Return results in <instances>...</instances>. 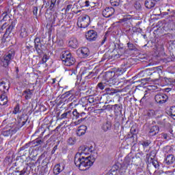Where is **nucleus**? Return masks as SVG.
I'll list each match as a JSON object with an SVG mask.
<instances>
[{"mask_svg": "<svg viewBox=\"0 0 175 175\" xmlns=\"http://www.w3.org/2000/svg\"><path fill=\"white\" fill-rule=\"evenodd\" d=\"M92 151V146H82L79 147V152L75 154L74 159L75 164L79 170L84 172L87 169H90V166H92L96 161V157L94 155L85 157V155L90 154Z\"/></svg>", "mask_w": 175, "mask_h": 175, "instance_id": "obj_1", "label": "nucleus"}, {"mask_svg": "<svg viewBox=\"0 0 175 175\" xmlns=\"http://www.w3.org/2000/svg\"><path fill=\"white\" fill-rule=\"evenodd\" d=\"M60 59H62V64L65 65V66H72L76 61L75 57L72 56V53L66 51L62 52L60 54Z\"/></svg>", "mask_w": 175, "mask_h": 175, "instance_id": "obj_2", "label": "nucleus"}, {"mask_svg": "<svg viewBox=\"0 0 175 175\" xmlns=\"http://www.w3.org/2000/svg\"><path fill=\"white\" fill-rule=\"evenodd\" d=\"M22 125L17 126V123H10L6 126V130L2 132L3 136H12L17 133V131L21 128Z\"/></svg>", "mask_w": 175, "mask_h": 175, "instance_id": "obj_3", "label": "nucleus"}, {"mask_svg": "<svg viewBox=\"0 0 175 175\" xmlns=\"http://www.w3.org/2000/svg\"><path fill=\"white\" fill-rule=\"evenodd\" d=\"M14 55H16V52L13 49L5 53L1 59L2 66H3V68H8L9 65H10L12 61L14 59Z\"/></svg>", "mask_w": 175, "mask_h": 175, "instance_id": "obj_4", "label": "nucleus"}, {"mask_svg": "<svg viewBox=\"0 0 175 175\" xmlns=\"http://www.w3.org/2000/svg\"><path fill=\"white\" fill-rule=\"evenodd\" d=\"M91 23V18L88 14H84L79 17L77 25L79 28H87Z\"/></svg>", "mask_w": 175, "mask_h": 175, "instance_id": "obj_5", "label": "nucleus"}, {"mask_svg": "<svg viewBox=\"0 0 175 175\" xmlns=\"http://www.w3.org/2000/svg\"><path fill=\"white\" fill-rule=\"evenodd\" d=\"M16 24H17V21L13 20V21H11L10 24L7 25H8V27L6 29L5 33H4V35L3 36V39H2L3 42H5L6 38H8V36H9V35H10V33H12V32H13V30L16 27Z\"/></svg>", "mask_w": 175, "mask_h": 175, "instance_id": "obj_6", "label": "nucleus"}, {"mask_svg": "<svg viewBox=\"0 0 175 175\" xmlns=\"http://www.w3.org/2000/svg\"><path fill=\"white\" fill-rule=\"evenodd\" d=\"M131 165H132V163L131 162V158L126 157L123 163L121 165V167L119 170V173H120L121 175L125 174L128 167H129Z\"/></svg>", "mask_w": 175, "mask_h": 175, "instance_id": "obj_7", "label": "nucleus"}, {"mask_svg": "<svg viewBox=\"0 0 175 175\" xmlns=\"http://www.w3.org/2000/svg\"><path fill=\"white\" fill-rule=\"evenodd\" d=\"M116 75V72H108L106 74V78H107V85H109V87H111V85H116L117 83V79L114 77Z\"/></svg>", "mask_w": 175, "mask_h": 175, "instance_id": "obj_8", "label": "nucleus"}, {"mask_svg": "<svg viewBox=\"0 0 175 175\" xmlns=\"http://www.w3.org/2000/svg\"><path fill=\"white\" fill-rule=\"evenodd\" d=\"M34 47L38 53L40 55V54H43V50L44 47V45L40 42V38H36L34 40Z\"/></svg>", "mask_w": 175, "mask_h": 175, "instance_id": "obj_9", "label": "nucleus"}, {"mask_svg": "<svg viewBox=\"0 0 175 175\" xmlns=\"http://www.w3.org/2000/svg\"><path fill=\"white\" fill-rule=\"evenodd\" d=\"M154 99L157 103H159V105H162L167 102L169 97L167 96V95L165 94H157L154 96Z\"/></svg>", "mask_w": 175, "mask_h": 175, "instance_id": "obj_10", "label": "nucleus"}, {"mask_svg": "<svg viewBox=\"0 0 175 175\" xmlns=\"http://www.w3.org/2000/svg\"><path fill=\"white\" fill-rule=\"evenodd\" d=\"M10 88V82L8 79H4L0 81V91L8 92Z\"/></svg>", "mask_w": 175, "mask_h": 175, "instance_id": "obj_11", "label": "nucleus"}, {"mask_svg": "<svg viewBox=\"0 0 175 175\" xmlns=\"http://www.w3.org/2000/svg\"><path fill=\"white\" fill-rule=\"evenodd\" d=\"M86 39L89 42H95L98 39V32L95 30H90L86 34Z\"/></svg>", "mask_w": 175, "mask_h": 175, "instance_id": "obj_12", "label": "nucleus"}, {"mask_svg": "<svg viewBox=\"0 0 175 175\" xmlns=\"http://www.w3.org/2000/svg\"><path fill=\"white\" fill-rule=\"evenodd\" d=\"M114 12L116 10L112 7H107L103 10V16L106 18H109V17H111L113 14H114Z\"/></svg>", "mask_w": 175, "mask_h": 175, "instance_id": "obj_13", "label": "nucleus"}, {"mask_svg": "<svg viewBox=\"0 0 175 175\" xmlns=\"http://www.w3.org/2000/svg\"><path fill=\"white\" fill-rule=\"evenodd\" d=\"M78 53L82 58H87L90 56V49L87 47H82L78 49Z\"/></svg>", "mask_w": 175, "mask_h": 175, "instance_id": "obj_14", "label": "nucleus"}, {"mask_svg": "<svg viewBox=\"0 0 175 175\" xmlns=\"http://www.w3.org/2000/svg\"><path fill=\"white\" fill-rule=\"evenodd\" d=\"M133 59L130 58L128 59V61L126 62V64H124V66H122L121 68H118L116 72L117 73H124V72H126V69H128V68H131V62H132Z\"/></svg>", "mask_w": 175, "mask_h": 175, "instance_id": "obj_15", "label": "nucleus"}, {"mask_svg": "<svg viewBox=\"0 0 175 175\" xmlns=\"http://www.w3.org/2000/svg\"><path fill=\"white\" fill-rule=\"evenodd\" d=\"M159 133V126H152L149 129L148 136L152 137V136H156Z\"/></svg>", "mask_w": 175, "mask_h": 175, "instance_id": "obj_16", "label": "nucleus"}, {"mask_svg": "<svg viewBox=\"0 0 175 175\" xmlns=\"http://www.w3.org/2000/svg\"><path fill=\"white\" fill-rule=\"evenodd\" d=\"M79 44V40L76 38H71L68 41V47H71V49H77Z\"/></svg>", "mask_w": 175, "mask_h": 175, "instance_id": "obj_17", "label": "nucleus"}, {"mask_svg": "<svg viewBox=\"0 0 175 175\" xmlns=\"http://www.w3.org/2000/svg\"><path fill=\"white\" fill-rule=\"evenodd\" d=\"M161 0H146L145 6L147 9H152L157 5V2H159Z\"/></svg>", "mask_w": 175, "mask_h": 175, "instance_id": "obj_18", "label": "nucleus"}, {"mask_svg": "<svg viewBox=\"0 0 175 175\" xmlns=\"http://www.w3.org/2000/svg\"><path fill=\"white\" fill-rule=\"evenodd\" d=\"M64 170V166H61L60 164H56L53 167V174L58 175Z\"/></svg>", "mask_w": 175, "mask_h": 175, "instance_id": "obj_19", "label": "nucleus"}, {"mask_svg": "<svg viewBox=\"0 0 175 175\" xmlns=\"http://www.w3.org/2000/svg\"><path fill=\"white\" fill-rule=\"evenodd\" d=\"M102 129L104 132H107L111 129V122L110 121H107L102 125Z\"/></svg>", "mask_w": 175, "mask_h": 175, "instance_id": "obj_20", "label": "nucleus"}, {"mask_svg": "<svg viewBox=\"0 0 175 175\" xmlns=\"http://www.w3.org/2000/svg\"><path fill=\"white\" fill-rule=\"evenodd\" d=\"M174 161H175L174 155L173 154L167 155L165 158V163H167V165H172V163H174Z\"/></svg>", "mask_w": 175, "mask_h": 175, "instance_id": "obj_21", "label": "nucleus"}, {"mask_svg": "<svg viewBox=\"0 0 175 175\" xmlns=\"http://www.w3.org/2000/svg\"><path fill=\"white\" fill-rule=\"evenodd\" d=\"M27 120L28 119H25V118H24L23 117L18 118H17V122H16L17 126H20V125H22L21 128H23V126H24L25 124H27Z\"/></svg>", "mask_w": 175, "mask_h": 175, "instance_id": "obj_22", "label": "nucleus"}, {"mask_svg": "<svg viewBox=\"0 0 175 175\" xmlns=\"http://www.w3.org/2000/svg\"><path fill=\"white\" fill-rule=\"evenodd\" d=\"M87 131V126H79L78 131L77 133V136H83V135L85 134Z\"/></svg>", "mask_w": 175, "mask_h": 175, "instance_id": "obj_23", "label": "nucleus"}, {"mask_svg": "<svg viewBox=\"0 0 175 175\" xmlns=\"http://www.w3.org/2000/svg\"><path fill=\"white\" fill-rule=\"evenodd\" d=\"M23 95H25V98L26 100H28V99H31V98H32V90L27 89L23 92Z\"/></svg>", "mask_w": 175, "mask_h": 175, "instance_id": "obj_24", "label": "nucleus"}, {"mask_svg": "<svg viewBox=\"0 0 175 175\" xmlns=\"http://www.w3.org/2000/svg\"><path fill=\"white\" fill-rule=\"evenodd\" d=\"M8 102V96L5 94H1L0 96V105H1V106H5Z\"/></svg>", "mask_w": 175, "mask_h": 175, "instance_id": "obj_25", "label": "nucleus"}, {"mask_svg": "<svg viewBox=\"0 0 175 175\" xmlns=\"http://www.w3.org/2000/svg\"><path fill=\"white\" fill-rule=\"evenodd\" d=\"M65 118H72V111H68L61 115L59 120H64Z\"/></svg>", "mask_w": 175, "mask_h": 175, "instance_id": "obj_26", "label": "nucleus"}, {"mask_svg": "<svg viewBox=\"0 0 175 175\" xmlns=\"http://www.w3.org/2000/svg\"><path fill=\"white\" fill-rule=\"evenodd\" d=\"M2 16L3 18L1 21H9L10 23H12V21H13V20L10 18V16H9V14H8V12H3L2 14Z\"/></svg>", "mask_w": 175, "mask_h": 175, "instance_id": "obj_27", "label": "nucleus"}, {"mask_svg": "<svg viewBox=\"0 0 175 175\" xmlns=\"http://www.w3.org/2000/svg\"><path fill=\"white\" fill-rule=\"evenodd\" d=\"M163 16H169V17H171V18H173L175 17V11L174 10L170 11V10L168 9L167 12H163Z\"/></svg>", "mask_w": 175, "mask_h": 175, "instance_id": "obj_28", "label": "nucleus"}, {"mask_svg": "<svg viewBox=\"0 0 175 175\" xmlns=\"http://www.w3.org/2000/svg\"><path fill=\"white\" fill-rule=\"evenodd\" d=\"M71 117L72 120H77V118H80V113L77 112V109H74L73 111H71Z\"/></svg>", "mask_w": 175, "mask_h": 175, "instance_id": "obj_29", "label": "nucleus"}, {"mask_svg": "<svg viewBox=\"0 0 175 175\" xmlns=\"http://www.w3.org/2000/svg\"><path fill=\"white\" fill-rule=\"evenodd\" d=\"M106 93L108 95H114V94H117V90L113 89L111 88H105Z\"/></svg>", "mask_w": 175, "mask_h": 175, "instance_id": "obj_30", "label": "nucleus"}, {"mask_svg": "<svg viewBox=\"0 0 175 175\" xmlns=\"http://www.w3.org/2000/svg\"><path fill=\"white\" fill-rule=\"evenodd\" d=\"M131 18L132 16L126 15L123 18L120 20V23H126V24H128V23H131Z\"/></svg>", "mask_w": 175, "mask_h": 175, "instance_id": "obj_31", "label": "nucleus"}, {"mask_svg": "<svg viewBox=\"0 0 175 175\" xmlns=\"http://www.w3.org/2000/svg\"><path fill=\"white\" fill-rule=\"evenodd\" d=\"M169 116H170L171 118L175 120V106L170 107L169 110Z\"/></svg>", "mask_w": 175, "mask_h": 175, "instance_id": "obj_32", "label": "nucleus"}, {"mask_svg": "<svg viewBox=\"0 0 175 175\" xmlns=\"http://www.w3.org/2000/svg\"><path fill=\"white\" fill-rule=\"evenodd\" d=\"M20 35L21 38H27V36H28V32L27 31V29H25V27H21Z\"/></svg>", "mask_w": 175, "mask_h": 175, "instance_id": "obj_33", "label": "nucleus"}, {"mask_svg": "<svg viewBox=\"0 0 175 175\" xmlns=\"http://www.w3.org/2000/svg\"><path fill=\"white\" fill-rule=\"evenodd\" d=\"M127 47L129 50H131V51H136V50H137V49H136V46H135L132 42L127 43Z\"/></svg>", "mask_w": 175, "mask_h": 175, "instance_id": "obj_34", "label": "nucleus"}, {"mask_svg": "<svg viewBox=\"0 0 175 175\" xmlns=\"http://www.w3.org/2000/svg\"><path fill=\"white\" fill-rule=\"evenodd\" d=\"M88 101L89 102V103L92 104L93 105H96V98H95L94 96H90L88 97Z\"/></svg>", "mask_w": 175, "mask_h": 175, "instance_id": "obj_35", "label": "nucleus"}, {"mask_svg": "<svg viewBox=\"0 0 175 175\" xmlns=\"http://www.w3.org/2000/svg\"><path fill=\"white\" fill-rule=\"evenodd\" d=\"M12 113L13 114H18V113H21V111H20V104H16Z\"/></svg>", "mask_w": 175, "mask_h": 175, "instance_id": "obj_36", "label": "nucleus"}, {"mask_svg": "<svg viewBox=\"0 0 175 175\" xmlns=\"http://www.w3.org/2000/svg\"><path fill=\"white\" fill-rule=\"evenodd\" d=\"M68 144L70 146H73V144H76V138L75 137H70L67 141Z\"/></svg>", "mask_w": 175, "mask_h": 175, "instance_id": "obj_37", "label": "nucleus"}, {"mask_svg": "<svg viewBox=\"0 0 175 175\" xmlns=\"http://www.w3.org/2000/svg\"><path fill=\"white\" fill-rule=\"evenodd\" d=\"M106 85H107V83L101 82L98 84V87L100 90H105V88H106Z\"/></svg>", "mask_w": 175, "mask_h": 175, "instance_id": "obj_38", "label": "nucleus"}, {"mask_svg": "<svg viewBox=\"0 0 175 175\" xmlns=\"http://www.w3.org/2000/svg\"><path fill=\"white\" fill-rule=\"evenodd\" d=\"M158 125H161V126H165L166 125V119L160 120L157 122Z\"/></svg>", "mask_w": 175, "mask_h": 175, "instance_id": "obj_39", "label": "nucleus"}, {"mask_svg": "<svg viewBox=\"0 0 175 175\" xmlns=\"http://www.w3.org/2000/svg\"><path fill=\"white\" fill-rule=\"evenodd\" d=\"M91 3L90 2V1H88V0H86V1H83V3H82V7L83 8H89V6H91L90 4Z\"/></svg>", "mask_w": 175, "mask_h": 175, "instance_id": "obj_40", "label": "nucleus"}, {"mask_svg": "<svg viewBox=\"0 0 175 175\" xmlns=\"http://www.w3.org/2000/svg\"><path fill=\"white\" fill-rule=\"evenodd\" d=\"M134 8L137 10H139L142 9V4H140V3L139 1H137V2H135V3L134 5Z\"/></svg>", "mask_w": 175, "mask_h": 175, "instance_id": "obj_41", "label": "nucleus"}, {"mask_svg": "<svg viewBox=\"0 0 175 175\" xmlns=\"http://www.w3.org/2000/svg\"><path fill=\"white\" fill-rule=\"evenodd\" d=\"M111 2L113 6H119L120 5V0H111Z\"/></svg>", "mask_w": 175, "mask_h": 175, "instance_id": "obj_42", "label": "nucleus"}, {"mask_svg": "<svg viewBox=\"0 0 175 175\" xmlns=\"http://www.w3.org/2000/svg\"><path fill=\"white\" fill-rule=\"evenodd\" d=\"M55 2H57V0H51V5L49 7L51 10L55 6Z\"/></svg>", "mask_w": 175, "mask_h": 175, "instance_id": "obj_43", "label": "nucleus"}, {"mask_svg": "<svg viewBox=\"0 0 175 175\" xmlns=\"http://www.w3.org/2000/svg\"><path fill=\"white\" fill-rule=\"evenodd\" d=\"M142 146L143 147H148L150 144H151V142L150 141H144L142 142Z\"/></svg>", "mask_w": 175, "mask_h": 175, "instance_id": "obj_44", "label": "nucleus"}, {"mask_svg": "<svg viewBox=\"0 0 175 175\" xmlns=\"http://www.w3.org/2000/svg\"><path fill=\"white\" fill-rule=\"evenodd\" d=\"M8 27V22H5L2 26L0 27V33Z\"/></svg>", "mask_w": 175, "mask_h": 175, "instance_id": "obj_45", "label": "nucleus"}, {"mask_svg": "<svg viewBox=\"0 0 175 175\" xmlns=\"http://www.w3.org/2000/svg\"><path fill=\"white\" fill-rule=\"evenodd\" d=\"M152 163L153 166L155 167V169H158L159 167V164H158L157 161H152Z\"/></svg>", "mask_w": 175, "mask_h": 175, "instance_id": "obj_46", "label": "nucleus"}, {"mask_svg": "<svg viewBox=\"0 0 175 175\" xmlns=\"http://www.w3.org/2000/svg\"><path fill=\"white\" fill-rule=\"evenodd\" d=\"M33 14L34 16H38V7H33Z\"/></svg>", "mask_w": 175, "mask_h": 175, "instance_id": "obj_47", "label": "nucleus"}, {"mask_svg": "<svg viewBox=\"0 0 175 175\" xmlns=\"http://www.w3.org/2000/svg\"><path fill=\"white\" fill-rule=\"evenodd\" d=\"M18 174H20V175H25L26 173H27V171L25 170H22V171H16V172Z\"/></svg>", "mask_w": 175, "mask_h": 175, "instance_id": "obj_48", "label": "nucleus"}, {"mask_svg": "<svg viewBox=\"0 0 175 175\" xmlns=\"http://www.w3.org/2000/svg\"><path fill=\"white\" fill-rule=\"evenodd\" d=\"M106 40H107V37H106V36H105L101 41V46H103V44H105V43L106 42Z\"/></svg>", "mask_w": 175, "mask_h": 175, "instance_id": "obj_49", "label": "nucleus"}, {"mask_svg": "<svg viewBox=\"0 0 175 175\" xmlns=\"http://www.w3.org/2000/svg\"><path fill=\"white\" fill-rule=\"evenodd\" d=\"M105 109L109 110V111L113 110V105H107L105 107Z\"/></svg>", "mask_w": 175, "mask_h": 175, "instance_id": "obj_50", "label": "nucleus"}, {"mask_svg": "<svg viewBox=\"0 0 175 175\" xmlns=\"http://www.w3.org/2000/svg\"><path fill=\"white\" fill-rule=\"evenodd\" d=\"M47 59H49V58H47V55H44L42 57L43 64H46V62H47Z\"/></svg>", "mask_w": 175, "mask_h": 175, "instance_id": "obj_51", "label": "nucleus"}, {"mask_svg": "<svg viewBox=\"0 0 175 175\" xmlns=\"http://www.w3.org/2000/svg\"><path fill=\"white\" fill-rule=\"evenodd\" d=\"M66 96H70V95H73V91L70 90L66 92Z\"/></svg>", "mask_w": 175, "mask_h": 175, "instance_id": "obj_52", "label": "nucleus"}, {"mask_svg": "<svg viewBox=\"0 0 175 175\" xmlns=\"http://www.w3.org/2000/svg\"><path fill=\"white\" fill-rule=\"evenodd\" d=\"M154 111L153 110H150L148 111V115L149 116V117H152V116H154Z\"/></svg>", "mask_w": 175, "mask_h": 175, "instance_id": "obj_53", "label": "nucleus"}, {"mask_svg": "<svg viewBox=\"0 0 175 175\" xmlns=\"http://www.w3.org/2000/svg\"><path fill=\"white\" fill-rule=\"evenodd\" d=\"M57 148H58V146H55L53 149L51 151V154H55V151L57 150Z\"/></svg>", "mask_w": 175, "mask_h": 175, "instance_id": "obj_54", "label": "nucleus"}, {"mask_svg": "<svg viewBox=\"0 0 175 175\" xmlns=\"http://www.w3.org/2000/svg\"><path fill=\"white\" fill-rule=\"evenodd\" d=\"M72 9V5H68L66 8V12H69Z\"/></svg>", "mask_w": 175, "mask_h": 175, "instance_id": "obj_55", "label": "nucleus"}, {"mask_svg": "<svg viewBox=\"0 0 175 175\" xmlns=\"http://www.w3.org/2000/svg\"><path fill=\"white\" fill-rule=\"evenodd\" d=\"M36 143L37 144V146L42 144V139H36Z\"/></svg>", "mask_w": 175, "mask_h": 175, "instance_id": "obj_56", "label": "nucleus"}, {"mask_svg": "<svg viewBox=\"0 0 175 175\" xmlns=\"http://www.w3.org/2000/svg\"><path fill=\"white\" fill-rule=\"evenodd\" d=\"M84 116H85V113H84V112L79 113V117H83Z\"/></svg>", "mask_w": 175, "mask_h": 175, "instance_id": "obj_57", "label": "nucleus"}, {"mask_svg": "<svg viewBox=\"0 0 175 175\" xmlns=\"http://www.w3.org/2000/svg\"><path fill=\"white\" fill-rule=\"evenodd\" d=\"M116 107L117 109H120V105L118 104L113 105V107Z\"/></svg>", "mask_w": 175, "mask_h": 175, "instance_id": "obj_58", "label": "nucleus"}, {"mask_svg": "<svg viewBox=\"0 0 175 175\" xmlns=\"http://www.w3.org/2000/svg\"><path fill=\"white\" fill-rule=\"evenodd\" d=\"M165 90L166 92H169L170 91H172V89L171 88H165Z\"/></svg>", "mask_w": 175, "mask_h": 175, "instance_id": "obj_59", "label": "nucleus"}, {"mask_svg": "<svg viewBox=\"0 0 175 175\" xmlns=\"http://www.w3.org/2000/svg\"><path fill=\"white\" fill-rule=\"evenodd\" d=\"M163 136L164 139H167V134H163Z\"/></svg>", "mask_w": 175, "mask_h": 175, "instance_id": "obj_60", "label": "nucleus"}, {"mask_svg": "<svg viewBox=\"0 0 175 175\" xmlns=\"http://www.w3.org/2000/svg\"><path fill=\"white\" fill-rule=\"evenodd\" d=\"M43 157H44V154H41L40 157V158H39V159H42V158H43ZM39 159H38V161H39Z\"/></svg>", "mask_w": 175, "mask_h": 175, "instance_id": "obj_61", "label": "nucleus"}, {"mask_svg": "<svg viewBox=\"0 0 175 175\" xmlns=\"http://www.w3.org/2000/svg\"><path fill=\"white\" fill-rule=\"evenodd\" d=\"M81 121H84V118H81V120H78V122H81Z\"/></svg>", "mask_w": 175, "mask_h": 175, "instance_id": "obj_62", "label": "nucleus"}, {"mask_svg": "<svg viewBox=\"0 0 175 175\" xmlns=\"http://www.w3.org/2000/svg\"><path fill=\"white\" fill-rule=\"evenodd\" d=\"M26 47H27V49H28L29 50V49H31V47H32V46H27Z\"/></svg>", "mask_w": 175, "mask_h": 175, "instance_id": "obj_63", "label": "nucleus"}, {"mask_svg": "<svg viewBox=\"0 0 175 175\" xmlns=\"http://www.w3.org/2000/svg\"><path fill=\"white\" fill-rule=\"evenodd\" d=\"M14 175H20V174H17L16 172H15V174Z\"/></svg>", "mask_w": 175, "mask_h": 175, "instance_id": "obj_64", "label": "nucleus"}]
</instances>
